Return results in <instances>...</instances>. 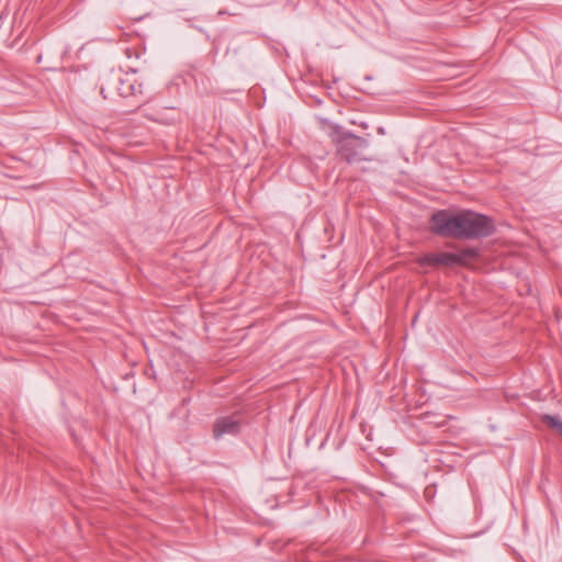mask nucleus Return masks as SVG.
Returning <instances> with one entry per match:
<instances>
[{
  "label": "nucleus",
  "instance_id": "1",
  "mask_svg": "<svg viewBox=\"0 0 562 562\" xmlns=\"http://www.w3.org/2000/svg\"><path fill=\"white\" fill-rule=\"evenodd\" d=\"M431 231L443 237L475 239L487 237L495 231L491 217L472 211L451 214L437 211L430 218Z\"/></svg>",
  "mask_w": 562,
  "mask_h": 562
},
{
  "label": "nucleus",
  "instance_id": "2",
  "mask_svg": "<svg viewBox=\"0 0 562 562\" xmlns=\"http://www.w3.org/2000/svg\"><path fill=\"white\" fill-rule=\"evenodd\" d=\"M477 257L475 248H463L457 252H430L423 257L422 263L429 266H467Z\"/></svg>",
  "mask_w": 562,
  "mask_h": 562
},
{
  "label": "nucleus",
  "instance_id": "3",
  "mask_svg": "<svg viewBox=\"0 0 562 562\" xmlns=\"http://www.w3.org/2000/svg\"><path fill=\"white\" fill-rule=\"evenodd\" d=\"M138 88H140V86H138ZM114 92L121 97H128L140 93V90L136 89L134 83L124 79L120 71H110L101 78L100 93L106 99L108 94Z\"/></svg>",
  "mask_w": 562,
  "mask_h": 562
},
{
  "label": "nucleus",
  "instance_id": "4",
  "mask_svg": "<svg viewBox=\"0 0 562 562\" xmlns=\"http://www.w3.org/2000/svg\"><path fill=\"white\" fill-rule=\"evenodd\" d=\"M368 146L367 139L350 133L342 134L337 139V151L349 164L366 160L367 158L362 156V151Z\"/></svg>",
  "mask_w": 562,
  "mask_h": 562
},
{
  "label": "nucleus",
  "instance_id": "5",
  "mask_svg": "<svg viewBox=\"0 0 562 562\" xmlns=\"http://www.w3.org/2000/svg\"><path fill=\"white\" fill-rule=\"evenodd\" d=\"M239 423L231 417H223L216 420L214 425V437L220 438L224 435H236L239 431Z\"/></svg>",
  "mask_w": 562,
  "mask_h": 562
},
{
  "label": "nucleus",
  "instance_id": "6",
  "mask_svg": "<svg viewBox=\"0 0 562 562\" xmlns=\"http://www.w3.org/2000/svg\"><path fill=\"white\" fill-rule=\"evenodd\" d=\"M543 422L548 426L557 428L562 434V422L559 418L551 416V415H546L543 417Z\"/></svg>",
  "mask_w": 562,
  "mask_h": 562
}]
</instances>
